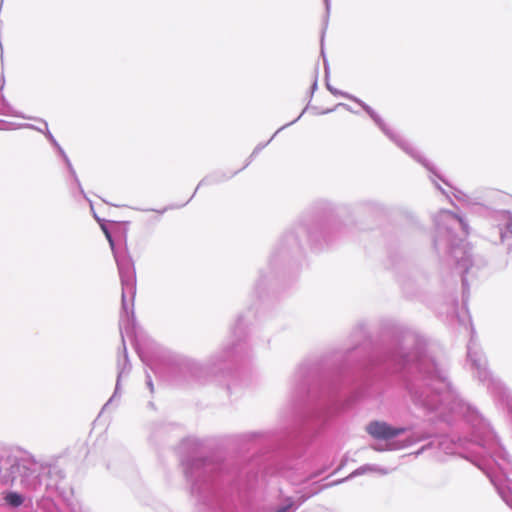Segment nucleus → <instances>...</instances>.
I'll return each instance as SVG.
<instances>
[{"label": "nucleus", "mask_w": 512, "mask_h": 512, "mask_svg": "<svg viewBox=\"0 0 512 512\" xmlns=\"http://www.w3.org/2000/svg\"><path fill=\"white\" fill-rule=\"evenodd\" d=\"M101 228H102V231L104 232L107 240L109 241L110 246L113 247L114 242H113V239H112V236H111L109 230L107 229V227L105 225H101Z\"/></svg>", "instance_id": "3"}, {"label": "nucleus", "mask_w": 512, "mask_h": 512, "mask_svg": "<svg viewBox=\"0 0 512 512\" xmlns=\"http://www.w3.org/2000/svg\"><path fill=\"white\" fill-rule=\"evenodd\" d=\"M367 433L377 440H390L406 432L404 427H393L384 421L370 422L366 427Z\"/></svg>", "instance_id": "1"}, {"label": "nucleus", "mask_w": 512, "mask_h": 512, "mask_svg": "<svg viewBox=\"0 0 512 512\" xmlns=\"http://www.w3.org/2000/svg\"><path fill=\"white\" fill-rule=\"evenodd\" d=\"M329 111H331V109L323 110V111H322V113H327V112H329Z\"/></svg>", "instance_id": "4"}, {"label": "nucleus", "mask_w": 512, "mask_h": 512, "mask_svg": "<svg viewBox=\"0 0 512 512\" xmlns=\"http://www.w3.org/2000/svg\"><path fill=\"white\" fill-rule=\"evenodd\" d=\"M5 502L12 507H19L23 504L24 498L17 492H9L4 497Z\"/></svg>", "instance_id": "2"}]
</instances>
